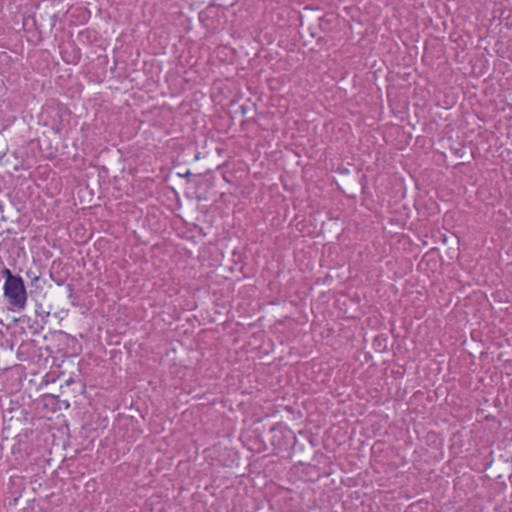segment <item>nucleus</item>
I'll return each instance as SVG.
<instances>
[{
	"label": "nucleus",
	"instance_id": "f257e3e1",
	"mask_svg": "<svg viewBox=\"0 0 512 512\" xmlns=\"http://www.w3.org/2000/svg\"><path fill=\"white\" fill-rule=\"evenodd\" d=\"M3 293L12 310L21 311L25 309L27 292L22 277L11 282H4Z\"/></svg>",
	"mask_w": 512,
	"mask_h": 512
},
{
	"label": "nucleus",
	"instance_id": "423d86ee",
	"mask_svg": "<svg viewBox=\"0 0 512 512\" xmlns=\"http://www.w3.org/2000/svg\"><path fill=\"white\" fill-rule=\"evenodd\" d=\"M0 56L7 57V54H6V52H1V53H0Z\"/></svg>",
	"mask_w": 512,
	"mask_h": 512
},
{
	"label": "nucleus",
	"instance_id": "7ed1b4c3",
	"mask_svg": "<svg viewBox=\"0 0 512 512\" xmlns=\"http://www.w3.org/2000/svg\"><path fill=\"white\" fill-rule=\"evenodd\" d=\"M36 314L38 316H41L42 318H44V317L49 316L50 312L49 311H45L43 309V307L41 305H39L38 308L36 309Z\"/></svg>",
	"mask_w": 512,
	"mask_h": 512
},
{
	"label": "nucleus",
	"instance_id": "39448f33",
	"mask_svg": "<svg viewBox=\"0 0 512 512\" xmlns=\"http://www.w3.org/2000/svg\"><path fill=\"white\" fill-rule=\"evenodd\" d=\"M27 276H28V277H31V279H32V283H35V282H37V281L40 279V276H39V275H33V274L31 273V271H28V272H27Z\"/></svg>",
	"mask_w": 512,
	"mask_h": 512
},
{
	"label": "nucleus",
	"instance_id": "f03ea898",
	"mask_svg": "<svg viewBox=\"0 0 512 512\" xmlns=\"http://www.w3.org/2000/svg\"><path fill=\"white\" fill-rule=\"evenodd\" d=\"M2 276L5 278V282H11L17 278H19V275H14L9 268H3L1 271Z\"/></svg>",
	"mask_w": 512,
	"mask_h": 512
},
{
	"label": "nucleus",
	"instance_id": "0eeeda50",
	"mask_svg": "<svg viewBox=\"0 0 512 512\" xmlns=\"http://www.w3.org/2000/svg\"><path fill=\"white\" fill-rule=\"evenodd\" d=\"M188 175H190V171L189 170L186 173H184L183 176H188Z\"/></svg>",
	"mask_w": 512,
	"mask_h": 512
},
{
	"label": "nucleus",
	"instance_id": "20e7f679",
	"mask_svg": "<svg viewBox=\"0 0 512 512\" xmlns=\"http://www.w3.org/2000/svg\"><path fill=\"white\" fill-rule=\"evenodd\" d=\"M50 278L58 285V286H61L63 285L64 283V279L63 278H56L54 277L53 273H50Z\"/></svg>",
	"mask_w": 512,
	"mask_h": 512
}]
</instances>
